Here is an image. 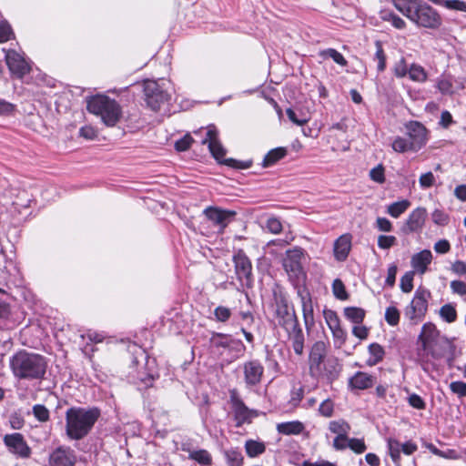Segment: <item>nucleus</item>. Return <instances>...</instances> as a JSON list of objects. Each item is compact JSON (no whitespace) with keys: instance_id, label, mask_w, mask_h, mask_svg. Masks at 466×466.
Masks as SVG:
<instances>
[{"instance_id":"1","label":"nucleus","mask_w":466,"mask_h":466,"mask_svg":"<svg viewBox=\"0 0 466 466\" xmlns=\"http://www.w3.org/2000/svg\"><path fill=\"white\" fill-rule=\"evenodd\" d=\"M395 8L420 28L439 30L441 14L422 0H392Z\"/></svg>"},{"instance_id":"2","label":"nucleus","mask_w":466,"mask_h":466,"mask_svg":"<svg viewBox=\"0 0 466 466\" xmlns=\"http://www.w3.org/2000/svg\"><path fill=\"white\" fill-rule=\"evenodd\" d=\"M275 319L287 332L296 354L302 355L304 350V334L295 314L294 308L282 293L275 297Z\"/></svg>"},{"instance_id":"3","label":"nucleus","mask_w":466,"mask_h":466,"mask_svg":"<svg viewBox=\"0 0 466 466\" xmlns=\"http://www.w3.org/2000/svg\"><path fill=\"white\" fill-rule=\"evenodd\" d=\"M10 367L18 380H42L46 378L48 364L44 356L22 350L10 359Z\"/></svg>"},{"instance_id":"4","label":"nucleus","mask_w":466,"mask_h":466,"mask_svg":"<svg viewBox=\"0 0 466 466\" xmlns=\"http://www.w3.org/2000/svg\"><path fill=\"white\" fill-rule=\"evenodd\" d=\"M98 408L71 407L66 412V432L69 439L79 441L87 436L100 417Z\"/></svg>"},{"instance_id":"5","label":"nucleus","mask_w":466,"mask_h":466,"mask_svg":"<svg viewBox=\"0 0 466 466\" xmlns=\"http://www.w3.org/2000/svg\"><path fill=\"white\" fill-rule=\"evenodd\" d=\"M87 110L99 116L107 127H114L122 116L120 105L106 96L97 95L87 101Z\"/></svg>"},{"instance_id":"6","label":"nucleus","mask_w":466,"mask_h":466,"mask_svg":"<svg viewBox=\"0 0 466 466\" xmlns=\"http://www.w3.org/2000/svg\"><path fill=\"white\" fill-rule=\"evenodd\" d=\"M173 87L167 79L147 80L144 84V93L147 106L154 111L160 109L171 100Z\"/></svg>"},{"instance_id":"7","label":"nucleus","mask_w":466,"mask_h":466,"mask_svg":"<svg viewBox=\"0 0 466 466\" xmlns=\"http://www.w3.org/2000/svg\"><path fill=\"white\" fill-rule=\"evenodd\" d=\"M202 144H208V149L213 157L220 164L226 165L235 169H247L251 167L252 162L240 161L234 158H225L226 149L218 138V130L215 126H208L206 130V137L203 138Z\"/></svg>"},{"instance_id":"8","label":"nucleus","mask_w":466,"mask_h":466,"mask_svg":"<svg viewBox=\"0 0 466 466\" xmlns=\"http://www.w3.org/2000/svg\"><path fill=\"white\" fill-rule=\"evenodd\" d=\"M304 254L300 248H295L286 251V257L283 258V267L288 274L289 281L293 288L300 291L305 288L306 273L303 270L302 259Z\"/></svg>"},{"instance_id":"9","label":"nucleus","mask_w":466,"mask_h":466,"mask_svg":"<svg viewBox=\"0 0 466 466\" xmlns=\"http://www.w3.org/2000/svg\"><path fill=\"white\" fill-rule=\"evenodd\" d=\"M407 140L412 152H418L424 147L429 140V130L419 121L411 120L405 125Z\"/></svg>"},{"instance_id":"10","label":"nucleus","mask_w":466,"mask_h":466,"mask_svg":"<svg viewBox=\"0 0 466 466\" xmlns=\"http://www.w3.org/2000/svg\"><path fill=\"white\" fill-rule=\"evenodd\" d=\"M235 271L243 288H251V263L245 252L238 249L233 256Z\"/></svg>"},{"instance_id":"11","label":"nucleus","mask_w":466,"mask_h":466,"mask_svg":"<svg viewBox=\"0 0 466 466\" xmlns=\"http://www.w3.org/2000/svg\"><path fill=\"white\" fill-rule=\"evenodd\" d=\"M230 403L232 405V412L234 419L237 421L236 426L239 427L245 422H249L253 416H258V413L248 409L242 400L239 398L236 389L229 391Z\"/></svg>"},{"instance_id":"12","label":"nucleus","mask_w":466,"mask_h":466,"mask_svg":"<svg viewBox=\"0 0 466 466\" xmlns=\"http://www.w3.org/2000/svg\"><path fill=\"white\" fill-rule=\"evenodd\" d=\"M428 309V301L423 293H418L406 307L404 315L411 324L417 325L422 320Z\"/></svg>"},{"instance_id":"13","label":"nucleus","mask_w":466,"mask_h":466,"mask_svg":"<svg viewBox=\"0 0 466 466\" xmlns=\"http://www.w3.org/2000/svg\"><path fill=\"white\" fill-rule=\"evenodd\" d=\"M206 218L215 226L218 227L219 231L227 228V226L234 220L236 212L228 209H223L218 207H208L203 210Z\"/></svg>"},{"instance_id":"14","label":"nucleus","mask_w":466,"mask_h":466,"mask_svg":"<svg viewBox=\"0 0 466 466\" xmlns=\"http://www.w3.org/2000/svg\"><path fill=\"white\" fill-rule=\"evenodd\" d=\"M5 61L10 72L18 78H22L30 71L29 62L15 50L11 49L6 52Z\"/></svg>"},{"instance_id":"15","label":"nucleus","mask_w":466,"mask_h":466,"mask_svg":"<svg viewBox=\"0 0 466 466\" xmlns=\"http://www.w3.org/2000/svg\"><path fill=\"white\" fill-rule=\"evenodd\" d=\"M327 348L323 341H317L311 347L309 352V372L312 376H319L323 373L322 363L326 356Z\"/></svg>"},{"instance_id":"16","label":"nucleus","mask_w":466,"mask_h":466,"mask_svg":"<svg viewBox=\"0 0 466 466\" xmlns=\"http://www.w3.org/2000/svg\"><path fill=\"white\" fill-rule=\"evenodd\" d=\"M426 218L427 210L425 208L419 207L413 209L410 213L402 231L405 234H410L420 230L424 226Z\"/></svg>"},{"instance_id":"17","label":"nucleus","mask_w":466,"mask_h":466,"mask_svg":"<svg viewBox=\"0 0 466 466\" xmlns=\"http://www.w3.org/2000/svg\"><path fill=\"white\" fill-rule=\"evenodd\" d=\"M5 444L14 452L23 458H28L31 450L20 433L7 434L4 438Z\"/></svg>"},{"instance_id":"18","label":"nucleus","mask_w":466,"mask_h":466,"mask_svg":"<svg viewBox=\"0 0 466 466\" xmlns=\"http://www.w3.org/2000/svg\"><path fill=\"white\" fill-rule=\"evenodd\" d=\"M76 461V456L70 448L58 447L49 457L51 466H75Z\"/></svg>"},{"instance_id":"19","label":"nucleus","mask_w":466,"mask_h":466,"mask_svg":"<svg viewBox=\"0 0 466 466\" xmlns=\"http://www.w3.org/2000/svg\"><path fill=\"white\" fill-rule=\"evenodd\" d=\"M352 236L350 233L339 236L334 242L333 253L336 260L344 261L347 259L351 249Z\"/></svg>"},{"instance_id":"20","label":"nucleus","mask_w":466,"mask_h":466,"mask_svg":"<svg viewBox=\"0 0 466 466\" xmlns=\"http://www.w3.org/2000/svg\"><path fill=\"white\" fill-rule=\"evenodd\" d=\"M423 350L427 351L433 359H441L445 357L448 352H452L453 344L443 336Z\"/></svg>"},{"instance_id":"21","label":"nucleus","mask_w":466,"mask_h":466,"mask_svg":"<svg viewBox=\"0 0 466 466\" xmlns=\"http://www.w3.org/2000/svg\"><path fill=\"white\" fill-rule=\"evenodd\" d=\"M441 337L442 336L437 329L436 326L431 322H428L425 323L421 328V331L419 335V341L421 342L422 350H424Z\"/></svg>"},{"instance_id":"22","label":"nucleus","mask_w":466,"mask_h":466,"mask_svg":"<svg viewBox=\"0 0 466 466\" xmlns=\"http://www.w3.org/2000/svg\"><path fill=\"white\" fill-rule=\"evenodd\" d=\"M432 261V254L429 249H423L411 257V267L413 268V271L419 272L420 274H424L428 266Z\"/></svg>"},{"instance_id":"23","label":"nucleus","mask_w":466,"mask_h":466,"mask_svg":"<svg viewBox=\"0 0 466 466\" xmlns=\"http://www.w3.org/2000/svg\"><path fill=\"white\" fill-rule=\"evenodd\" d=\"M375 382V378L366 372L357 371L349 380V387L352 390H367L371 388Z\"/></svg>"},{"instance_id":"24","label":"nucleus","mask_w":466,"mask_h":466,"mask_svg":"<svg viewBox=\"0 0 466 466\" xmlns=\"http://www.w3.org/2000/svg\"><path fill=\"white\" fill-rule=\"evenodd\" d=\"M245 380L248 385L258 384L262 377V367L258 361H249L244 365Z\"/></svg>"},{"instance_id":"25","label":"nucleus","mask_w":466,"mask_h":466,"mask_svg":"<svg viewBox=\"0 0 466 466\" xmlns=\"http://www.w3.org/2000/svg\"><path fill=\"white\" fill-rule=\"evenodd\" d=\"M305 427L299 420L281 422L277 425V430L284 435H298L304 431Z\"/></svg>"},{"instance_id":"26","label":"nucleus","mask_w":466,"mask_h":466,"mask_svg":"<svg viewBox=\"0 0 466 466\" xmlns=\"http://www.w3.org/2000/svg\"><path fill=\"white\" fill-rule=\"evenodd\" d=\"M288 155V149L284 147H276L269 150L264 156V167H271L283 159Z\"/></svg>"},{"instance_id":"27","label":"nucleus","mask_w":466,"mask_h":466,"mask_svg":"<svg viewBox=\"0 0 466 466\" xmlns=\"http://www.w3.org/2000/svg\"><path fill=\"white\" fill-rule=\"evenodd\" d=\"M376 52L373 60L377 62L378 73H382L387 67V55L384 51L382 43L380 40L375 41Z\"/></svg>"},{"instance_id":"28","label":"nucleus","mask_w":466,"mask_h":466,"mask_svg":"<svg viewBox=\"0 0 466 466\" xmlns=\"http://www.w3.org/2000/svg\"><path fill=\"white\" fill-rule=\"evenodd\" d=\"M370 357L367 360L369 366H374L380 362L385 355V350L382 346L378 343H371L369 348Z\"/></svg>"},{"instance_id":"29","label":"nucleus","mask_w":466,"mask_h":466,"mask_svg":"<svg viewBox=\"0 0 466 466\" xmlns=\"http://www.w3.org/2000/svg\"><path fill=\"white\" fill-rule=\"evenodd\" d=\"M408 76L411 81L418 83H424L428 79V74L424 67L415 63L410 66Z\"/></svg>"},{"instance_id":"30","label":"nucleus","mask_w":466,"mask_h":466,"mask_svg":"<svg viewBox=\"0 0 466 466\" xmlns=\"http://www.w3.org/2000/svg\"><path fill=\"white\" fill-rule=\"evenodd\" d=\"M319 56L323 59L331 58L336 64L340 66H346L348 65L347 59L344 56L334 48H327L320 50Z\"/></svg>"},{"instance_id":"31","label":"nucleus","mask_w":466,"mask_h":466,"mask_svg":"<svg viewBox=\"0 0 466 466\" xmlns=\"http://www.w3.org/2000/svg\"><path fill=\"white\" fill-rule=\"evenodd\" d=\"M344 315L347 319L354 324H361L364 320L366 312L363 309L358 307H347L344 309Z\"/></svg>"},{"instance_id":"32","label":"nucleus","mask_w":466,"mask_h":466,"mask_svg":"<svg viewBox=\"0 0 466 466\" xmlns=\"http://www.w3.org/2000/svg\"><path fill=\"white\" fill-rule=\"evenodd\" d=\"M380 18L390 23L397 29H404L406 27V22L392 11L382 10L380 12Z\"/></svg>"},{"instance_id":"33","label":"nucleus","mask_w":466,"mask_h":466,"mask_svg":"<svg viewBox=\"0 0 466 466\" xmlns=\"http://www.w3.org/2000/svg\"><path fill=\"white\" fill-rule=\"evenodd\" d=\"M424 447L434 455L441 458L450 460H458L460 458L458 452L455 450L448 449L446 451H441L434 444L429 442L425 443Z\"/></svg>"},{"instance_id":"34","label":"nucleus","mask_w":466,"mask_h":466,"mask_svg":"<svg viewBox=\"0 0 466 466\" xmlns=\"http://www.w3.org/2000/svg\"><path fill=\"white\" fill-rule=\"evenodd\" d=\"M329 430L336 435H348L350 426L344 420H331L329 423Z\"/></svg>"},{"instance_id":"35","label":"nucleus","mask_w":466,"mask_h":466,"mask_svg":"<svg viewBox=\"0 0 466 466\" xmlns=\"http://www.w3.org/2000/svg\"><path fill=\"white\" fill-rule=\"evenodd\" d=\"M410 206V202L407 199L397 201L390 204L388 207V213L392 218H399L401 214H403Z\"/></svg>"},{"instance_id":"36","label":"nucleus","mask_w":466,"mask_h":466,"mask_svg":"<svg viewBox=\"0 0 466 466\" xmlns=\"http://www.w3.org/2000/svg\"><path fill=\"white\" fill-rule=\"evenodd\" d=\"M302 302V309L305 321L308 322L309 319H313V304L310 293H299Z\"/></svg>"},{"instance_id":"37","label":"nucleus","mask_w":466,"mask_h":466,"mask_svg":"<svg viewBox=\"0 0 466 466\" xmlns=\"http://www.w3.org/2000/svg\"><path fill=\"white\" fill-rule=\"evenodd\" d=\"M388 448L390 456L392 459L393 462L399 465L400 461V452H401V443L394 439L388 440Z\"/></svg>"},{"instance_id":"38","label":"nucleus","mask_w":466,"mask_h":466,"mask_svg":"<svg viewBox=\"0 0 466 466\" xmlns=\"http://www.w3.org/2000/svg\"><path fill=\"white\" fill-rule=\"evenodd\" d=\"M392 149L397 153L412 152V148L406 137H396L391 143Z\"/></svg>"},{"instance_id":"39","label":"nucleus","mask_w":466,"mask_h":466,"mask_svg":"<svg viewBox=\"0 0 466 466\" xmlns=\"http://www.w3.org/2000/svg\"><path fill=\"white\" fill-rule=\"evenodd\" d=\"M441 318L448 323H452L457 319V311L451 304H445L440 309Z\"/></svg>"},{"instance_id":"40","label":"nucleus","mask_w":466,"mask_h":466,"mask_svg":"<svg viewBox=\"0 0 466 466\" xmlns=\"http://www.w3.org/2000/svg\"><path fill=\"white\" fill-rule=\"evenodd\" d=\"M189 459L204 465H210L212 463V458L206 450H199L190 452Z\"/></svg>"},{"instance_id":"41","label":"nucleus","mask_w":466,"mask_h":466,"mask_svg":"<svg viewBox=\"0 0 466 466\" xmlns=\"http://www.w3.org/2000/svg\"><path fill=\"white\" fill-rule=\"evenodd\" d=\"M385 320L390 326H397L400 321V311L394 306H390L385 310Z\"/></svg>"},{"instance_id":"42","label":"nucleus","mask_w":466,"mask_h":466,"mask_svg":"<svg viewBox=\"0 0 466 466\" xmlns=\"http://www.w3.org/2000/svg\"><path fill=\"white\" fill-rule=\"evenodd\" d=\"M325 371L330 380H334L339 376L340 371L339 365L337 360H328L325 365Z\"/></svg>"},{"instance_id":"43","label":"nucleus","mask_w":466,"mask_h":466,"mask_svg":"<svg viewBox=\"0 0 466 466\" xmlns=\"http://www.w3.org/2000/svg\"><path fill=\"white\" fill-rule=\"evenodd\" d=\"M370 177L374 182L379 184H383L386 180L385 178V168L382 164H379L375 167H373L370 171Z\"/></svg>"},{"instance_id":"44","label":"nucleus","mask_w":466,"mask_h":466,"mask_svg":"<svg viewBox=\"0 0 466 466\" xmlns=\"http://www.w3.org/2000/svg\"><path fill=\"white\" fill-rule=\"evenodd\" d=\"M210 341L213 343V345L217 348L223 347L228 348L230 346V342L232 339L229 336H227L222 333H214L210 339Z\"/></svg>"},{"instance_id":"45","label":"nucleus","mask_w":466,"mask_h":466,"mask_svg":"<svg viewBox=\"0 0 466 466\" xmlns=\"http://www.w3.org/2000/svg\"><path fill=\"white\" fill-rule=\"evenodd\" d=\"M246 452L249 457H256L262 453V443L253 440L246 441Z\"/></svg>"},{"instance_id":"46","label":"nucleus","mask_w":466,"mask_h":466,"mask_svg":"<svg viewBox=\"0 0 466 466\" xmlns=\"http://www.w3.org/2000/svg\"><path fill=\"white\" fill-rule=\"evenodd\" d=\"M329 329L332 332V335H333V338H334V341H335V345H337L338 347L342 346L345 343V341H346L347 333L341 328L340 324L338 325V326H335V328H330Z\"/></svg>"},{"instance_id":"47","label":"nucleus","mask_w":466,"mask_h":466,"mask_svg":"<svg viewBox=\"0 0 466 466\" xmlns=\"http://www.w3.org/2000/svg\"><path fill=\"white\" fill-rule=\"evenodd\" d=\"M415 271L406 272L400 279L401 291H411L413 289V278Z\"/></svg>"},{"instance_id":"48","label":"nucleus","mask_w":466,"mask_h":466,"mask_svg":"<svg viewBox=\"0 0 466 466\" xmlns=\"http://www.w3.org/2000/svg\"><path fill=\"white\" fill-rule=\"evenodd\" d=\"M33 414L41 422H46L49 420V410L42 404H36L33 407Z\"/></svg>"},{"instance_id":"49","label":"nucleus","mask_w":466,"mask_h":466,"mask_svg":"<svg viewBox=\"0 0 466 466\" xmlns=\"http://www.w3.org/2000/svg\"><path fill=\"white\" fill-rule=\"evenodd\" d=\"M397 242L395 236L380 235L378 238V246L381 249H389L393 247Z\"/></svg>"},{"instance_id":"50","label":"nucleus","mask_w":466,"mask_h":466,"mask_svg":"<svg viewBox=\"0 0 466 466\" xmlns=\"http://www.w3.org/2000/svg\"><path fill=\"white\" fill-rule=\"evenodd\" d=\"M16 106L13 103L0 98V116H11L15 114Z\"/></svg>"},{"instance_id":"51","label":"nucleus","mask_w":466,"mask_h":466,"mask_svg":"<svg viewBox=\"0 0 466 466\" xmlns=\"http://www.w3.org/2000/svg\"><path fill=\"white\" fill-rule=\"evenodd\" d=\"M194 139L189 134H187L175 142V149L178 152H184L190 147Z\"/></svg>"},{"instance_id":"52","label":"nucleus","mask_w":466,"mask_h":466,"mask_svg":"<svg viewBox=\"0 0 466 466\" xmlns=\"http://www.w3.org/2000/svg\"><path fill=\"white\" fill-rule=\"evenodd\" d=\"M409 73V67L407 66L406 60L404 57H401L400 60L395 64L393 68V74L398 78L405 77Z\"/></svg>"},{"instance_id":"53","label":"nucleus","mask_w":466,"mask_h":466,"mask_svg":"<svg viewBox=\"0 0 466 466\" xmlns=\"http://www.w3.org/2000/svg\"><path fill=\"white\" fill-rule=\"evenodd\" d=\"M431 217L432 221L438 226H446L450 221L449 215L441 209H435Z\"/></svg>"},{"instance_id":"54","label":"nucleus","mask_w":466,"mask_h":466,"mask_svg":"<svg viewBox=\"0 0 466 466\" xmlns=\"http://www.w3.org/2000/svg\"><path fill=\"white\" fill-rule=\"evenodd\" d=\"M323 315H324L326 323L329 329L335 328V326H338L340 324L339 319L335 311L330 310V309H325L323 311Z\"/></svg>"},{"instance_id":"55","label":"nucleus","mask_w":466,"mask_h":466,"mask_svg":"<svg viewBox=\"0 0 466 466\" xmlns=\"http://www.w3.org/2000/svg\"><path fill=\"white\" fill-rule=\"evenodd\" d=\"M348 448L358 454L363 453L367 449L364 441L356 438L350 439Z\"/></svg>"},{"instance_id":"56","label":"nucleus","mask_w":466,"mask_h":466,"mask_svg":"<svg viewBox=\"0 0 466 466\" xmlns=\"http://www.w3.org/2000/svg\"><path fill=\"white\" fill-rule=\"evenodd\" d=\"M230 466H241L243 463V456L238 451H228L226 453Z\"/></svg>"},{"instance_id":"57","label":"nucleus","mask_w":466,"mask_h":466,"mask_svg":"<svg viewBox=\"0 0 466 466\" xmlns=\"http://www.w3.org/2000/svg\"><path fill=\"white\" fill-rule=\"evenodd\" d=\"M419 183L422 188H430L435 184V177L431 171L422 174L419 178Z\"/></svg>"},{"instance_id":"58","label":"nucleus","mask_w":466,"mask_h":466,"mask_svg":"<svg viewBox=\"0 0 466 466\" xmlns=\"http://www.w3.org/2000/svg\"><path fill=\"white\" fill-rule=\"evenodd\" d=\"M333 410H334V404H333L332 400H330L329 399L323 400L320 403L319 408V413L322 416L327 417V418L332 416Z\"/></svg>"},{"instance_id":"59","label":"nucleus","mask_w":466,"mask_h":466,"mask_svg":"<svg viewBox=\"0 0 466 466\" xmlns=\"http://www.w3.org/2000/svg\"><path fill=\"white\" fill-rule=\"evenodd\" d=\"M451 390L456 394L458 397H465L466 396V382L463 381H452L450 384Z\"/></svg>"},{"instance_id":"60","label":"nucleus","mask_w":466,"mask_h":466,"mask_svg":"<svg viewBox=\"0 0 466 466\" xmlns=\"http://www.w3.org/2000/svg\"><path fill=\"white\" fill-rule=\"evenodd\" d=\"M437 88L443 95L451 94L452 92V83L450 79L440 78L437 81Z\"/></svg>"},{"instance_id":"61","label":"nucleus","mask_w":466,"mask_h":466,"mask_svg":"<svg viewBox=\"0 0 466 466\" xmlns=\"http://www.w3.org/2000/svg\"><path fill=\"white\" fill-rule=\"evenodd\" d=\"M369 332L370 329L361 324H355V326L352 328V334L361 340L368 338Z\"/></svg>"},{"instance_id":"62","label":"nucleus","mask_w":466,"mask_h":466,"mask_svg":"<svg viewBox=\"0 0 466 466\" xmlns=\"http://www.w3.org/2000/svg\"><path fill=\"white\" fill-rule=\"evenodd\" d=\"M454 123L452 115L448 110H443L441 114V118L439 121V125L444 128L447 129Z\"/></svg>"},{"instance_id":"63","label":"nucleus","mask_w":466,"mask_h":466,"mask_svg":"<svg viewBox=\"0 0 466 466\" xmlns=\"http://www.w3.org/2000/svg\"><path fill=\"white\" fill-rule=\"evenodd\" d=\"M350 439L348 438V435H337L336 438L333 441V448L337 451L345 450L348 448Z\"/></svg>"},{"instance_id":"64","label":"nucleus","mask_w":466,"mask_h":466,"mask_svg":"<svg viewBox=\"0 0 466 466\" xmlns=\"http://www.w3.org/2000/svg\"><path fill=\"white\" fill-rule=\"evenodd\" d=\"M267 228L269 232L273 234H278L282 230V224L279 219L276 218H269L267 220Z\"/></svg>"}]
</instances>
